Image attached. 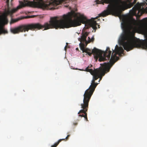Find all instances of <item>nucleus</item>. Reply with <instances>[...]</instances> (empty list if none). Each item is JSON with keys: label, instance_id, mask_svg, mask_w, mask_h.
Masks as SVG:
<instances>
[{"label": "nucleus", "instance_id": "obj_1", "mask_svg": "<svg viewBox=\"0 0 147 147\" xmlns=\"http://www.w3.org/2000/svg\"><path fill=\"white\" fill-rule=\"evenodd\" d=\"M112 50L113 53L109 63H105L102 64V68L93 70L92 69H89L92 66V65H90L86 68L85 71L90 72L93 76V78L89 88L85 91L84 95L83 102L81 104V108L82 109L80 110L78 113L79 116L84 117L85 119H88L86 112L88 108L89 102L98 84V83H95V80L99 78H100L99 81L101 80L102 77L106 73L109 71L113 65L119 59V57L116 55L123 53V52L122 48H115L114 50Z\"/></svg>", "mask_w": 147, "mask_h": 147}, {"label": "nucleus", "instance_id": "obj_2", "mask_svg": "<svg viewBox=\"0 0 147 147\" xmlns=\"http://www.w3.org/2000/svg\"><path fill=\"white\" fill-rule=\"evenodd\" d=\"M72 27V12L68 13L60 17L57 16L51 18L49 23H45L43 25L39 23L22 25L18 27L11 28L10 32L13 34L20 32H25L29 30H34L44 28L46 30L50 28H68Z\"/></svg>", "mask_w": 147, "mask_h": 147}, {"label": "nucleus", "instance_id": "obj_3", "mask_svg": "<svg viewBox=\"0 0 147 147\" xmlns=\"http://www.w3.org/2000/svg\"><path fill=\"white\" fill-rule=\"evenodd\" d=\"M137 0H127L122 1V0H97L96 3L97 4L104 3L109 4L107 9L100 14L99 16L95 18H92L90 20H88L86 18L85 23V28L88 29L92 27L94 29H97L96 26L97 23L94 20L98 19L100 17H105L109 15L113 14L116 16H119L122 11L131 8L136 3Z\"/></svg>", "mask_w": 147, "mask_h": 147}, {"label": "nucleus", "instance_id": "obj_4", "mask_svg": "<svg viewBox=\"0 0 147 147\" xmlns=\"http://www.w3.org/2000/svg\"><path fill=\"white\" fill-rule=\"evenodd\" d=\"M134 37V35H131L126 32L121 35L120 39L125 50L128 51L134 48L147 49V40L145 41H141L140 40L135 39Z\"/></svg>", "mask_w": 147, "mask_h": 147}, {"label": "nucleus", "instance_id": "obj_5", "mask_svg": "<svg viewBox=\"0 0 147 147\" xmlns=\"http://www.w3.org/2000/svg\"><path fill=\"white\" fill-rule=\"evenodd\" d=\"M84 43L81 42L79 44L80 49L83 53L85 52L89 56L93 54L96 58H99L98 60L100 61L109 60L110 59L111 51H110L109 47H107L106 51L104 52L96 48H94L91 51L90 50L84 48L85 45Z\"/></svg>", "mask_w": 147, "mask_h": 147}, {"label": "nucleus", "instance_id": "obj_6", "mask_svg": "<svg viewBox=\"0 0 147 147\" xmlns=\"http://www.w3.org/2000/svg\"><path fill=\"white\" fill-rule=\"evenodd\" d=\"M44 0H34L38 1H26V2H23L20 1V5L22 7H24L26 6H28L34 7H42L45 6V4L43 3Z\"/></svg>", "mask_w": 147, "mask_h": 147}, {"label": "nucleus", "instance_id": "obj_7", "mask_svg": "<svg viewBox=\"0 0 147 147\" xmlns=\"http://www.w3.org/2000/svg\"><path fill=\"white\" fill-rule=\"evenodd\" d=\"M142 4L138 3L135 5L130 11V13L137 18L140 17L144 13V9L142 7Z\"/></svg>", "mask_w": 147, "mask_h": 147}, {"label": "nucleus", "instance_id": "obj_8", "mask_svg": "<svg viewBox=\"0 0 147 147\" xmlns=\"http://www.w3.org/2000/svg\"><path fill=\"white\" fill-rule=\"evenodd\" d=\"M8 20L6 16H0V35L1 34H7V30L4 28V26L7 24Z\"/></svg>", "mask_w": 147, "mask_h": 147}, {"label": "nucleus", "instance_id": "obj_9", "mask_svg": "<svg viewBox=\"0 0 147 147\" xmlns=\"http://www.w3.org/2000/svg\"><path fill=\"white\" fill-rule=\"evenodd\" d=\"M89 33L87 32H82V35L81 36V38H79L78 40L81 42H85L86 43L87 42L86 40V38L87 36L88 35Z\"/></svg>", "mask_w": 147, "mask_h": 147}, {"label": "nucleus", "instance_id": "obj_10", "mask_svg": "<svg viewBox=\"0 0 147 147\" xmlns=\"http://www.w3.org/2000/svg\"><path fill=\"white\" fill-rule=\"evenodd\" d=\"M137 24V22L134 19L132 20L130 22V25L132 28L135 27Z\"/></svg>", "mask_w": 147, "mask_h": 147}, {"label": "nucleus", "instance_id": "obj_11", "mask_svg": "<svg viewBox=\"0 0 147 147\" xmlns=\"http://www.w3.org/2000/svg\"><path fill=\"white\" fill-rule=\"evenodd\" d=\"M17 10V9H13L11 10H8L7 11V13L8 15H11L15 12Z\"/></svg>", "mask_w": 147, "mask_h": 147}, {"label": "nucleus", "instance_id": "obj_12", "mask_svg": "<svg viewBox=\"0 0 147 147\" xmlns=\"http://www.w3.org/2000/svg\"><path fill=\"white\" fill-rule=\"evenodd\" d=\"M20 19H21L19 18H18L16 19H11V21L10 22V24H11L15 22H17L20 20Z\"/></svg>", "mask_w": 147, "mask_h": 147}, {"label": "nucleus", "instance_id": "obj_13", "mask_svg": "<svg viewBox=\"0 0 147 147\" xmlns=\"http://www.w3.org/2000/svg\"><path fill=\"white\" fill-rule=\"evenodd\" d=\"M64 139H59L57 142L54 145H52L51 146V147H56L60 142L62 141L63 140H64Z\"/></svg>", "mask_w": 147, "mask_h": 147}, {"label": "nucleus", "instance_id": "obj_14", "mask_svg": "<svg viewBox=\"0 0 147 147\" xmlns=\"http://www.w3.org/2000/svg\"><path fill=\"white\" fill-rule=\"evenodd\" d=\"M89 40L87 41V42L86 43V44H87L88 43H90L91 41L93 42L94 41V38L93 36L91 39L90 38L88 37Z\"/></svg>", "mask_w": 147, "mask_h": 147}, {"label": "nucleus", "instance_id": "obj_15", "mask_svg": "<svg viewBox=\"0 0 147 147\" xmlns=\"http://www.w3.org/2000/svg\"><path fill=\"white\" fill-rule=\"evenodd\" d=\"M70 136V135H67V136L65 138V139H65L64 140H65V139H66V140H68V138L69 136Z\"/></svg>", "mask_w": 147, "mask_h": 147}, {"label": "nucleus", "instance_id": "obj_16", "mask_svg": "<svg viewBox=\"0 0 147 147\" xmlns=\"http://www.w3.org/2000/svg\"><path fill=\"white\" fill-rule=\"evenodd\" d=\"M78 123H73V124L74 125H76Z\"/></svg>", "mask_w": 147, "mask_h": 147}, {"label": "nucleus", "instance_id": "obj_17", "mask_svg": "<svg viewBox=\"0 0 147 147\" xmlns=\"http://www.w3.org/2000/svg\"><path fill=\"white\" fill-rule=\"evenodd\" d=\"M67 45H66V46H65V50H66V48H67Z\"/></svg>", "mask_w": 147, "mask_h": 147}, {"label": "nucleus", "instance_id": "obj_18", "mask_svg": "<svg viewBox=\"0 0 147 147\" xmlns=\"http://www.w3.org/2000/svg\"><path fill=\"white\" fill-rule=\"evenodd\" d=\"M59 1H61L62 2H64L65 1V0H59Z\"/></svg>", "mask_w": 147, "mask_h": 147}, {"label": "nucleus", "instance_id": "obj_19", "mask_svg": "<svg viewBox=\"0 0 147 147\" xmlns=\"http://www.w3.org/2000/svg\"><path fill=\"white\" fill-rule=\"evenodd\" d=\"M76 49V50H78V48H77Z\"/></svg>", "mask_w": 147, "mask_h": 147}, {"label": "nucleus", "instance_id": "obj_20", "mask_svg": "<svg viewBox=\"0 0 147 147\" xmlns=\"http://www.w3.org/2000/svg\"><path fill=\"white\" fill-rule=\"evenodd\" d=\"M98 25V26H100V25Z\"/></svg>", "mask_w": 147, "mask_h": 147}, {"label": "nucleus", "instance_id": "obj_21", "mask_svg": "<svg viewBox=\"0 0 147 147\" xmlns=\"http://www.w3.org/2000/svg\"><path fill=\"white\" fill-rule=\"evenodd\" d=\"M129 32H130V31H129Z\"/></svg>", "mask_w": 147, "mask_h": 147}, {"label": "nucleus", "instance_id": "obj_22", "mask_svg": "<svg viewBox=\"0 0 147 147\" xmlns=\"http://www.w3.org/2000/svg\"><path fill=\"white\" fill-rule=\"evenodd\" d=\"M8 0H7V1H8Z\"/></svg>", "mask_w": 147, "mask_h": 147}]
</instances>
